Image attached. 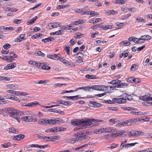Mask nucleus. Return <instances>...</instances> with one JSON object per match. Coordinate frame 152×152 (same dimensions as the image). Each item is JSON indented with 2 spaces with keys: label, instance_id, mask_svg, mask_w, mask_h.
I'll use <instances>...</instances> for the list:
<instances>
[{
  "label": "nucleus",
  "instance_id": "1",
  "mask_svg": "<svg viewBox=\"0 0 152 152\" xmlns=\"http://www.w3.org/2000/svg\"><path fill=\"white\" fill-rule=\"evenodd\" d=\"M99 120L94 119H88L85 120L81 121L78 120L73 121L72 122V124L75 126H80V128L82 129H84L87 128H88L92 126H93L96 125L95 122H98Z\"/></svg>",
  "mask_w": 152,
  "mask_h": 152
},
{
  "label": "nucleus",
  "instance_id": "2",
  "mask_svg": "<svg viewBox=\"0 0 152 152\" xmlns=\"http://www.w3.org/2000/svg\"><path fill=\"white\" fill-rule=\"evenodd\" d=\"M144 133L142 131L133 130L129 132H125L124 135L128 134L129 137H137L142 135Z\"/></svg>",
  "mask_w": 152,
  "mask_h": 152
},
{
  "label": "nucleus",
  "instance_id": "3",
  "mask_svg": "<svg viewBox=\"0 0 152 152\" xmlns=\"http://www.w3.org/2000/svg\"><path fill=\"white\" fill-rule=\"evenodd\" d=\"M23 115V112L16 109L14 112L12 113V114L11 115V117L16 119L18 122H20V118L19 117Z\"/></svg>",
  "mask_w": 152,
  "mask_h": 152
},
{
  "label": "nucleus",
  "instance_id": "4",
  "mask_svg": "<svg viewBox=\"0 0 152 152\" xmlns=\"http://www.w3.org/2000/svg\"><path fill=\"white\" fill-rule=\"evenodd\" d=\"M28 63L30 64L31 66H49V65H47L46 63H39L35 61L31 60Z\"/></svg>",
  "mask_w": 152,
  "mask_h": 152
},
{
  "label": "nucleus",
  "instance_id": "5",
  "mask_svg": "<svg viewBox=\"0 0 152 152\" xmlns=\"http://www.w3.org/2000/svg\"><path fill=\"white\" fill-rule=\"evenodd\" d=\"M59 60L62 62L63 64L66 66H75L74 64L70 61H68L66 60L64 57H62L61 56V57Z\"/></svg>",
  "mask_w": 152,
  "mask_h": 152
},
{
  "label": "nucleus",
  "instance_id": "6",
  "mask_svg": "<svg viewBox=\"0 0 152 152\" xmlns=\"http://www.w3.org/2000/svg\"><path fill=\"white\" fill-rule=\"evenodd\" d=\"M91 88L93 89L99 91H104L107 90V87L103 85H92Z\"/></svg>",
  "mask_w": 152,
  "mask_h": 152
},
{
  "label": "nucleus",
  "instance_id": "7",
  "mask_svg": "<svg viewBox=\"0 0 152 152\" xmlns=\"http://www.w3.org/2000/svg\"><path fill=\"white\" fill-rule=\"evenodd\" d=\"M21 119L25 121L28 122H36L37 121V119L35 118L32 119L30 116H23L21 118Z\"/></svg>",
  "mask_w": 152,
  "mask_h": 152
},
{
  "label": "nucleus",
  "instance_id": "8",
  "mask_svg": "<svg viewBox=\"0 0 152 152\" xmlns=\"http://www.w3.org/2000/svg\"><path fill=\"white\" fill-rule=\"evenodd\" d=\"M113 101L118 104H123L126 102L125 99L123 98H114L113 99Z\"/></svg>",
  "mask_w": 152,
  "mask_h": 152
},
{
  "label": "nucleus",
  "instance_id": "9",
  "mask_svg": "<svg viewBox=\"0 0 152 152\" xmlns=\"http://www.w3.org/2000/svg\"><path fill=\"white\" fill-rule=\"evenodd\" d=\"M117 80V81H116L115 82L116 85L114 86V88L115 87L118 88H123L124 86H126V83H121V81L119 80ZM113 87H111V88Z\"/></svg>",
  "mask_w": 152,
  "mask_h": 152
},
{
  "label": "nucleus",
  "instance_id": "10",
  "mask_svg": "<svg viewBox=\"0 0 152 152\" xmlns=\"http://www.w3.org/2000/svg\"><path fill=\"white\" fill-rule=\"evenodd\" d=\"M61 55L59 54L57 55L56 54H53L52 55H49L47 56V57L51 59H56L57 60H59Z\"/></svg>",
  "mask_w": 152,
  "mask_h": 152
},
{
  "label": "nucleus",
  "instance_id": "11",
  "mask_svg": "<svg viewBox=\"0 0 152 152\" xmlns=\"http://www.w3.org/2000/svg\"><path fill=\"white\" fill-rule=\"evenodd\" d=\"M50 69V67H36L34 69L33 72H36L37 71H40L41 69L45 70H47Z\"/></svg>",
  "mask_w": 152,
  "mask_h": 152
},
{
  "label": "nucleus",
  "instance_id": "12",
  "mask_svg": "<svg viewBox=\"0 0 152 152\" xmlns=\"http://www.w3.org/2000/svg\"><path fill=\"white\" fill-rule=\"evenodd\" d=\"M15 110L16 109L12 108L7 107L5 110H4V111L5 113L9 114L10 116L11 117V115L12 114V113H13Z\"/></svg>",
  "mask_w": 152,
  "mask_h": 152
},
{
  "label": "nucleus",
  "instance_id": "13",
  "mask_svg": "<svg viewBox=\"0 0 152 152\" xmlns=\"http://www.w3.org/2000/svg\"><path fill=\"white\" fill-rule=\"evenodd\" d=\"M140 99L143 101H152V97H149L148 95H145L140 97Z\"/></svg>",
  "mask_w": 152,
  "mask_h": 152
},
{
  "label": "nucleus",
  "instance_id": "14",
  "mask_svg": "<svg viewBox=\"0 0 152 152\" xmlns=\"http://www.w3.org/2000/svg\"><path fill=\"white\" fill-rule=\"evenodd\" d=\"M25 137L23 134H19L18 135L12 137V139L14 140H19L20 139H23Z\"/></svg>",
  "mask_w": 152,
  "mask_h": 152
},
{
  "label": "nucleus",
  "instance_id": "15",
  "mask_svg": "<svg viewBox=\"0 0 152 152\" xmlns=\"http://www.w3.org/2000/svg\"><path fill=\"white\" fill-rule=\"evenodd\" d=\"M24 35L21 34L18 37H17L15 40V42H20L24 40Z\"/></svg>",
  "mask_w": 152,
  "mask_h": 152
},
{
  "label": "nucleus",
  "instance_id": "16",
  "mask_svg": "<svg viewBox=\"0 0 152 152\" xmlns=\"http://www.w3.org/2000/svg\"><path fill=\"white\" fill-rule=\"evenodd\" d=\"M141 38L140 39L141 40H148L151 39V37L149 35H146L141 36Z\"/></svg>",
  "mask_w": 152,
  "mask_h": 152
},
{
  "label": "nucleus",
  "instance_id": "17",
  "mask_svg": "<svg viewBox=\"0 0 152 152\" xmlns=\"http://www.w3.org/2000/svg\"><path fill=\"white\" fill-rule=\"evenodd\" d=\"M84 133L81 132H77L75 134L76 137H77L76 138L77 139V140H81L82 141V139L83 135H84Z\"/></svg>",
  "mask_w": 152,
  "mask_h": 152
},
{
  "label": "nucleus",
  "instance_id": "18",
  "mask_svg": "<svg viewBox=\"0 0 152 152\" xmlns=\"http://www.w3.org/2000/svg\"><path fill=\"white\" fill-rule=\"evenodd\" d=\"M104 132H114L116 131V129H114L113 127H107V128H104Z\"/></svg>",
  "mask_w": 152,
  "mask_h": 152
},
{
  "label": "nucleus",
  "instance_id": "19",
  "mask_svg": "<svg viewBox=\"0 0 152 152\" xmlns=\"http://www.w3.org/2000/svg\"><path fill=\"white\" fill-rule=\"evenodd\" d=\"M38 123L42 125H47V119L46 118L41 119L38 121Z\"/></svg>",
  "mask_w": 152,
  "mask_h": 152
},
{
  "label": "nucleus",
  "instance_id": "20",
  "mask_svg": "<svg viewBox=\"0 0 152 152\" xmlns=\"http://www.w3.org/2000/svg\"><path fill=\"white\" fill-rule=\"evenodd\" d=\"M90 103L92 104L91 106L93 107H101L102 105V104L98 103L96 102H93L91 101L90 102Z\"/></svg>",
  "mask_w": 152,
  "mask_h": 152
},
{
  "label": "nucleus",
  "instance_id": "21",
  "mask_svg": "<svg viewBox=\"0 0 152 152\" xmlns=\"http://www.w3.org/2000/svg\"><path fill=\"white\" fill-rule=\"evenodd\" d=\"M38 18V17L37 16H35L33 17L30 20L28 21L27 22V25H29L34 23L35 21Z\"/></svg>",
  "mask_w": 152,
  "mask_h": 152
},
{
  "label": "nucleus",
  "instance_id": "22",
  "mask_svg": "<svg viewBox=\"0 0 152 152\" xmlns=\"http://www.w3.org/2000/svg\"><path fill=\"white\" fill-rule=\"evenodd\" d=\"M7 87L8 88L10 89L16 90L18 88L17 85L16 84H9L6 85Z\"/></svg>",
  "mask_w": 152,
  "mask_h": 152
},
{
  "label": "nucleus",
  "instance_id": "23",
  "mask_svg": "<svg viewBox=\"0 0 152 152\" xmlns=\"http://www.w3.org/2000/svg\"><path fill=\"white\" fill-rule=\"evenodd\" d=\"M54 40V38L53 37H49L48 38L43 39L42 40V41L44 42H48L52 41V40Z\"/></svg>",
  "mask_w": 152,
  "mask_h": 152
},
{
  "label": "nucleus",
  "instance_id": "24",
  "mask_svg": "<svg viewBox=\"0 0 152 152\" xmlns=\"http://www.w3.org/2000/svg\"><path fill=\"white\" fill-rule=\"evenodd\" d=\"M86 20H79L76 21H74L73 22V24L75 25H76L79 24H82L83 23L86 22Z\"/></svg>",
  "mask_w": 152,
  "mask_h": 152
},
{
  "label": "nucleus",
  "instance_id": "25",
  "mask_svg": "<svg viewBox=\"0 0 152 152\" xmlns=\"http://www.w3.org/2000/svg\"><path fill=\"white\" fill-rule=\"evenodd\" d=\"M38 104V103L37 101H35L34 102H31L30 103H28L27 104H25V105L26 106V107H31L33 106L34 105H36L37 104Z\"/></svg>",
  "mask_w": 152,
  "mask_h": 152
},
{
  "label": "nucleus",
  "instance_id": "26",
  "mask_svg": "<svg viewBox=\"0 0 152 152\" xmlns=\"http://www.w3.org/2000/svg\"><path fill=\"white\" fill-rule=\"evenodd\" d=\"M94 132L95 133L97 134H100L102 132H104V128L96 129L94 131Z\"/></svg>",
  "mask_w": 152,
  "mask_h": 152
},
{
  "label": "nucleus",
  "instance_id": "27",
  "mask_svg": "<svg viewBox=\"0 0 152 152\" xmlns=\"http://www.w3.org/2000/svg\"><path fill=\"white\" fill-rule=\"evenodd\" d=\"M125 134V132L124 131L122 130L120 131H118L115 134L116 137H119L123 134Z\"/></svg>",
  "mask_w": 152,
  "mask_h": 152
},
{
  "label": "nucleus",
  "instance_id": "28",
  "mask_svg": "<svg viewBox=\"0 0 152 152\" xmlns=\"http://www.w3.org/2000/svg\"><path fill=\"white\" fill-rule=\"evenodd\" d=\"M56 121L55 119H47V125L48 124H55Z\"/></svg>",
  "mask_w": 152,
  "mask_h": 152
},
{
  "label": "nucleus",
  "instance_id": "29",
  "mask_svg": "<svg viewBox=\"0 0 152 152\" xmlns=\"http://www.w3.org/2000/svg\"><path fill=\"white\" fill-rule=\"evenodd\" d=\"M120 147H121V149H122L124 147H125L126 148H128L130 147V146H129V143L124 145V142L123 141L121 142Z\"/></svg>",
  "mask_w": 152,
  "mask_h": 152
},
{
  "label": "nucleus",
  "instance_id": "30",
  "mask_svg": "<svg viewBox=\"0 0 152 152\" xmlns=\"http://www.w3.org/2000/svg\"><path fill=\"white\" fill-rule=\"evenodd\" d=\"M81 142V140H77V139L76 138H72L69 140V142L72 143H74L76 142Z\"/></svg>",
  "mask_w": 152,
  "mask_h": 152
},
{
  "label": "nucleus",
  "instance_id": "31",
  "mask_svg": "<svg viewBox=\"0 0 152 152\" xmlns=\"http://www.w3.org/2000/svg\"><path fill=\"white\" fill-rule=\"evenodd\" d=\"M90 137L89 136H88L86 134V133H84V135H83V137L82 139V140H83L84 141L87 140H88L90 139Z\"/></svg>",
  "mask_w": 152,
  "mask_h": 152
},
{
  "label": "nucleus",
  "instance_id": "32",
  "mask_svg": "<svg viewBox=\"0 0 152 152\" xmlns=\"http://www.w3.org/2000/svg\"><path fill=\"white\" fill-rule=\"evenodd\" d=\"M69 6V5H59L57 7V8L58 9H63L68 7Z\"/></svg>",
  "mask_w": 152,
  "mask_h": 152
},
{
  "label": "nucleus",
  "instance_id": "33",
  "mask_svg": "<svg viewBox=\"0 0 152 152\" xmlns=\"http://www.w3.org/2000/svg\"><path fill=\"white\" fill-rule=\"evenodd\" d=\"M1 145L4 148H8L9 147L11 146L12 145L11 143L10 142H8L6 143H4V144H1Z\"/></svg>",
  "mask_w": 152,
  "mask_h": 152
},
{
  "label": "nucleus",
  "instance_id": "34",
  "mask_svg": "<svg viewBox=\"0 0 152 152\" xmlns=\"http://www.w3.org/2000/svg\"><path fill=\"white\" fill-rule=\"evenodd\" d=\"M106 13H107V14H108V15H113L115 14V13H116L117 14L118 13V12L117 11H114V10H110L109 11L107 12Z\"/></svg>",
  "mask_w": 152,
  "mask_h": 152
},
{
  "label": "nucleus",
  "instance_id": "35",
  "mask_svg": "<svg viewBox=\"0 0 152 152\" xmlns=\"http://www.w3.org/2000/svg\"><path fill=\"white\" fill-rule=\"evenodd\" d=\"M86 77L89 79H94L96 78V76L94 75H87L86 76Z\"/></svg>",
  "mask_w": 152,
  "mask_h": 152
},
{
  "label": "nucleus",
  "instance_id": "36",
  "mask_svg": "<svg viewBox=\"0 0 152 152\" xmlns=\"http://www.w3.org/2000/svg\"><path fill=\"white\" fill-rule=\"evenodd\" d=\"M7 10L9 11H10L11 12H15L17 11L18 9L16 8H10V7H7L6 8Z\"/></svg>",
  "mask_w": 152,
  "mask_h": 152
},
{
  "label": "nucleus",
  "instance_id": "37",
  "mask_svg": "<svg viewBox=\"0 0 152 152\" xmlns=\"http://www.w3.org/2000/svg\"><path fill=\"white\" fill-rule=\"evenodd\" d=\"M70 48L69 46H65L64 47V49L66 52L67 54L68 55H69L70 54Z\"/></svg>",
  "mask_w": 152,
  "mask_h": 152
},
{
  "label": "nucleus",
  "instance_id": "38",
  "mask_svg": "<svg viewBox=\"0 0 152 152\" xmlns=\"http://www.w3.org/2000/svg\"><path fill=\"white\" fill-rule=\"evenodd\" d=\"M126 1V0H116L115 1L116 4H124Z\"/></svg>",
  "mask_w": 152,
  "mask_h": 152
},
{
  "label": "nucleus",
  "instance_id": "39",
  "mask_svg": "<svg viewBox=\"0 0 152 152\" xmlns=\"http://www.w3.org/2000/svg\"><path fill=\"white\" fill-rule=\"evenodd\" d=\"M113 26L111 25H107L106 26H104V28H102V29L104 30H106L108 29H111L112 28Z\"/></svg>",
  "mask_w": 152,
  "mask_h": 152
},
{
  "label": "nucleus",
  "instance_id": "40",
  "mask_svg": "<svg viewBox=\"0 0 152 152\" xmlns=\"http://www.w3.org/2000/svg\"><path fill=\"white\" fill-rule=\"evenodd\" d=\"M42 36V34L38 33L32 36V38H34V39H37L38 37H41Z\"/></svg>",
  "mask_w": 152,
  "mask_h": 152
},
{
  "label": "nucleus",
  "instance_id": "41",
  "mask_svg": "<svg viewBox=\"0 0 152 152\" xmlns=\"http://www.w3.org/2000/svg\"><path fill=\"white\" fill-rule=\"evenodd\" d=\"M52 23L53 26L54 27V28L58 27V26H60L61 25V23H59L55 22Z\"/></svg>",
  "mask_w": 152,
  "mask_h": 152
},
{
  "label": "nucleus",
  "instance_id": "42",
  "mask_svg": "<svg viewBox=\"0 0 152 152\" xmlns=\"http://www.w3.org/2000/svg\"><path fill=\"white\" fill-rule=\"evenodd\" d=\"M134 78L132 77H129L126 79V80L129 83H132L134 81Z\"/></svg>",
  "mask_w": 152,
  "mask_h": 152
},
{
  "label": "nucleus",
  "instance_id": "43",
  "mask_svg": "<svg viewBox=\"0 0 152 152\" xmlns=\"http://www.w3.org/2000/svg\"><path fill=\"white\" fill-rule=\"evenodd\" d=\"M136 20L138 22H144L145 20L141 17H138L136 19Z\"/></svg>",
  "mask_w": 152,
  "mask_h": 152
},
{
  "label": "nucleus",
  "instance_id": "44",
  "mask_svg": "<svg viewBox=\"0 0 152 152\" xmlns=\"http://www.w3.org/2000/svg\"><path fill=\"white\" fill-rule=\"evenodd\" d=\"M3 48L5 49H7L10 48L11 47V45L10 44L8 43H6L3 46Z\"/></svg>",
  "mask_w": 152,
  "mask_h": 152
},
{
  "label": "nucleus",
  "instance_id": "45",
  "mask_svg": "<svg viewBox=\"0 0 152 152\" xmlns=\"http://www.w3.org/2000/svg\"><path fill=\"white\" fill-rule=\"evenodd\" d=\"M10 57L12 58H16L17 57V56L16 54H15L14 53L12 52H11L10 53Z\"/></svg>",
  "mask_w": 152,
  "mask_h": 152
},
{
  "label": "nucleus",
  "instance_id": "46",
  "mask_svg": "<svg viewBox=\"0 0 152 152\" xmlns=\"http://www.w3.org/2000/svg\"><path fill=\"white\" fill-rule=\"evenodd\" d=\"M9 131L11 132L12 133H16V132H17V131H16V129L13 128V127H12L11 128H10L9 129Z\"/></svg>",
  "mask_w": 152,
  "mask_h": 152
},
{
  "label": "nucleus",
  "instance_id": "47",
  "mask_svg": "<svg viewBox=\"0 0 152 152\" xmlns=\"http://www.w3.org/2000/svg\"><path fill=\"white\" fill-rule=\"evenodd\" d=\"M118 146V144H115L114 143H113L112 144L111 146L110 147H108V148H110L111 149H113L115 148Z\"/></svg>",
  "mask_w": 152,
  "mask_h": 152
},
{
  "label": "nucleus",
  "instance_id": "48",
  "mask_svg": "<svg viewBox=\"0 0 152 152\" xmlns=\"http://www.w3.org/2000/svg\"><path fill=\"white\" fill-rule=\"evenodd\" d=\"M131 15L130 13H129L127 15H125L123 16L122 17V19L125 20L127 19L128 17H130L131 16Z\"/></svg>",
  "mask_w": 152,
  "mask_h": 152
},
{
  "label": "nucleus",
  "instance_id": "49",
  "mask_svg": "<svg viewBox=\"0 0 152 152\" xmlns=\"http://www.w3.org/2000/svg\"><path fill=\"white\" fill-rule=\"evenodd\" d=\"M36 56H41L42 57H44L45 56V54L42 52L41 51L38 52L37 53Z\"/></svg>",
  "mask_w": 152,
  "mask_h": 152
},
{
  "label": "nucleus",
  "instance_id": "50",
  "mask_svg": "<svg viewBox=\"0 0 152 152\" xmlns=\"http://www.w3.org/2000/svg\"><path fill=\"white\" fill-rule=\"evenodd\" d=\"M121 125L124 126V125H131L130 123H129L128 121H126L124 122H122L121 123Z\"/></svg>",
  "mask_w": 152,
  "mask_h": 152
},
{
  "label": "nucleus",
  "instance_id": "51",
  "mask_svg": "<svg viewBox=\"0 0 152 152\" xmlns=\"http://www.w3.org/2000/svg\"><path fill=\"white\" fill-rule=\"evenodd\" d=\"M48 81L47 80H40L37 82V83L39 84H46Z\"/></svg>",
  "mask_w": 152,
  "mask_h": 152
},
{
  "label": "nucleus",
  "instance_id": "52",
  "mask_svg": "<svg viewBox=\"0 0 152 152\" xmlns=\"http://www.w3.org/2000/svg\"><path fill=\"white\" fill-rule=\"evenodd\" d=\"M127 23H119L118 22H117L115 23V25L117 26H123L126 25Z\"/></svg>",
  "mask_w": 152,
  "mask_h": 152
},
{
  "label": "nucleus",
  "instance_id": "53",
  "mask_svg": "<svg viewBox=\"0 0 152 152\" xmlns=\"http://www.w3.org/2000/svg\"><path fill=\"white\" fill-rule=\"evenodd\" d=\"M56 35H62L64 33V31L61 30H59V31H56Z\"/></svg>",
  "mask_w": 152,
  "mask_h": 152
},
{
  "label": "nucleus",
  "instance_id": "54",
  "mask_svg": "<svg viewBox=\"0 0 152 152\" xmlns=\"http://www.w3.org/2000/svg\"><path fill=\"white\" fill-rule=\"evenodd\" d=\"M14 29V28L12 27H7L6 28H4V30H6V31H9V30H13Z\"/></svg>",
  "mask_w": 152,
  "mask_h": 152
},
{
  "label": "nucleus",
  "instance_id": "55",
  "mask_svg": "<svg viewBox=\"0 0 152 152\" xmlns=\"http://www.w3.org/2000/svg\"><path fill=\"white\" fill-rule=\"evenodd\" d=\"M1 80H4L5 81H9L10 80V78L7 77H2L1 76Z\"/></svg>",
  "mask_w": 152,
  "mask_h": 152
},
{
  "label": "nucleus",
  "instance_id": "56",
  "mask_svg": "<svg viewBox=\"0 0 152 152\" xmlns=\"http://www.w3.org/2000/svg\"><path fill=\"white\" fill-rule=\"evenodd\" d=\"M47 28H48L49 29H51L52 28H54L52 23H49L47 26Z\"/></svg>",
  "mask_w": 152,
  "mask_h": 152
},
{
  "label": "nucleus",
  "instance_id": "57",
  "mask_svg": "<svg viewBox=\"0 0 152 152\" xmlns=\"http://www.w3.org/2000/svg\"><path fill=\"white\" fill-rule=\"evenodd\" d=\"M83 35V34L80 33H78L76 34V36L75 37L76 38H80L82 37V36Z\"/></svg>",
  "mask_w": 152,
  "mask_h": 152
},
{
  "label": "nucleus",
  "instance_id": "58",
  "mask_svg": "<svg viewBox=\"0 0 152 152\" xmlns=\"http://www.w3.org/2000/svg\"><path fill=\"white\" fill-rule=\"evenodd\" d=\"M42 5L41 3H39L36 4L34 7L31 8L30 10H34L35 8H37L40 6Z\"/></svg>",
  "mask_w": 152,
  "mask_h": 152
},
{
  "label": "nucleus",
  "instance_id": "59",
  "mask_svg": "<svg viewBox=\"0 0 152 152\" xmlns=\"http://www.w3.org/2000/svg\"><path fill=\"white\" fill-rule=\"evenodd\" d=\"M61 29H63V30H69L71 29L72 28H68L67 26H62L61 28H60Z\"/></svg>",
  "mask_w": 152,
  "mask_h": 152
},
{
  "label": "nucleus",
  "instance_id": "60",
  "mask_svg": "<svg viewBox=\"0 0 152 152\" xmlns=\"http://www.w3.org/2000/svg\"><path fill=\"white\" fill-rule=\"evenodd\" d=\"M21 20L15 19L14 20V22L16 24H19L21 23Z\"/></svg>",
  "mask_w": 152,
  "mask_h": 152
},
{
  "label": "nucleus",
  "instance_id": "61",
  "mask_svg": "<svg viewBox=\"0 0 152 152\" xmlns=\"http://www.w3.org/2000/svg\"><path fill=\"white\" fill-rule=\"evenodd\" d=\"M70 102H69L68 101H63V102H62V104L64 105H70Z\"/></svg>",
  "mask_w": 152,
  "mask_h": 152
},
{
  "label": "nucleus",
  "instance_id": "62",
  "mask_svg": "<svg viewBox=\"0 0 152 152\" xmlns=\"http://www.w3.org/2000/svg\"><path fill=\"white\" fill-rule=\"evenodd\" d=\"M87 146H88V145L87 144H85L84 145H82V146H81L79 147L75 148V150H79L80 149H81L83 147H86Z\"/></svg>",
  "mask_w": 152,
  "mask_h": 152
},
{
  "label": "nucleus",
  "instance_id": "63",
  "mask_svg": "<svg viewBox=\"0 0 152 152\" xmlns=\"http://www.w3.org/2000/svg\"><path fill=\"white\" fill-rule=\"evenodd\" d=\"M140 40H141L140 39V38L138 39V38L134 37V39L133 42L136 43H138L139 42Z\"/></svg>",
  "mask_w": 152,
  "mask_h": 152
},
{
  "label": "nucleus",
  "instance_id": "64",
  "mask_svg": "<svg viewBox=\"0 0 152 152\" xmlns=\"http://www.w3.org/2000/svg\"><path fill=\"white\" fill-rule=\"evenodd\" d=\"M79 95H76L75 96H72L71 99L72 100H76L78 99Z\"/></svg>",
  "mask_w": 152,
  "mask_h": 152
}]
</instances>
